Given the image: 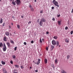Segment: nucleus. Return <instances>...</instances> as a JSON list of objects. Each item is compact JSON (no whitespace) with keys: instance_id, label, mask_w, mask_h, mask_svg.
Segmentation results:
<instances>
[{"instance_id":"nucleus-12","label":"nucleus","mask_w":73,"mask_h":73,"mask_svg":"<svg viewBox=\"0 0 73 73\" xmlns=\"http://www.w3.org/2000/svg\"><path fill=\"white\" fill-rule=\"evenodd\" d=\"M3 72L4 73H7V71H6V70L5 68L3 69Z\"/></svg>"},{"instance_id":"nucleus-26","label":"nucleus","mask_w":73,"mask_h":73,"mask_svg":"<svg viewBox=\"0 0 73 73\" xmlns=\"http://www.w3.org/2000/svg\"><path fill=\"white\" fill-rule=\"evenodd\" d=\"M53 38H54V39H57V38H58V37H57V36H55Z\"/></svg>"},{"instance_id":"nucleus-22","label":"nucleus","mask_w":73,"mask_h":73,"mask_svg":"<svg viewBox=\"0 0 73 73\" xmlns=\"http://www.w3.org/2000/svg\"><path fill=\"white\" fill-rule=\"evenodd\" d=\"M17 27L18 29H20V25H17Z\"/></svg>"},{"instance_id":"nucleus-29","label":"nucleus","mask_w":73,"mask_h":73,"mask_svg":"<svg viewBox=\"0 0 73 73\" xmlns=\"http://www.w3.org/2000/svg\"><path fill=\"white\" fill-rule=\"evenodd\" d=\"M57 59H56L55 60V64H57Z\"/></svg>"},{"instance_id":"nucleus-54","label":"nucleus","mask_w":73,"mask_h":73,"mask_svg":"<svg viewBox=\"0 0 73 73\" xmlns=\"http://www.w3.org/2000/svg\"><path fill=\"white\" fill-rule=\"evenodd\" d=\"M34 1H35V2H36V0H35Z\"/></svg>"},{"instance_id":"nucleus-61","label":"nucleus","mask_w":73,"mask_h":73,"mask_svg":"<svg viewBox=\"0 0 73 73\" xmlns=\"http://www.w3.org/2000/svg\"><path fill=\"white\" fill-rule=\"evenodd\" d=\"M11 1H12V0H10Z\"/></svg>"},{"instance_id":"nucleus-35","label":"nucleus","mask_w":73,"mask_h":73,"mask_svg":"<svg viewBox=\"0 0 73 73\" xmlns=\"http://www.w3.org/2000/svg\"><path fill=\"white\" fill-rule=\"evenodd\" d=\"M46 50H48V47H46Z\"/></svg>"},{"instance_id":"nucleus-43","label":"nucleus","mask_w":73,"mask_h":73,"mask_svg":"<svg viewBox=\"0 0 73 73\" xmlns=\"http://www.w3.org/2000/svg\"><path fill=\"white\" fill-rule=\"evenodd\" d=\"M29 7L30 8H32V6L31 5H30Z\"/></svg>"},{"instance_id":"nucleus-5","label":"nucleus","mask_w":73,"mask_h":73,"mask_svg":"<svg viewBox=\"0 0 73 73\" xmlns=\"http://www.w3.org/2000/svg\"><path fill=\"white\" fill-rule=\"evenodd\" d=\"M38 61L37 62V63H36L37 65H38L40 64V61H41V60L40 59H38Z\"/></svg>"},{"instance_id":"nucleus-24","label":"nucleus","mask_w":73,"mask_h":73,"mask_svg":"<svg viewBox=\"0 0 73 73\" xmlns=\"http://www.w3.org/2000/svg\"><path fill=\"white\" fill-rule=\"evenodd\" d=\"M12 3L13 5H16V3H15V1H13L12 2Z\"/></svg>"},{"instance_id":"nucleus-13","label":"nucleus","mask_w":73,"mask_h":73,"mask_svg":"<svg viewBox=\"0 0 73 73\" xmlns=\"http://www.w3.org/2000/svg\"><path fill=\"white\" fill-rule=\"evenodd\" d=\"M3 40L4 41H7V37L6 36H5L3 38Z\"/></svg>"},{"instance_id":"nucleus-59","label":"nucleus","mask_w":73,"mask_h":73,"mask_svg":"<svg viewBox=\"0 0 73 73\" xmlns=\"http://www.w3.org/2000/svg\"><path fill=\"white\" fill-rule=\"evenodd\" d=\"M10 35H12V34L11 33H10Z\"/></svg>"},{"instance_id":"nucleus-1","label":"nucleus","mask_w":73,"mask_h":73,"mask_svg":"<svg viewBox=\"0 0 73 73\" xmlns=\"http://www.w3.org/2000/svg\"><path fill=\"white\" fill-rule=\"evenodd\" d=\"M53 4H54L55 6H56L57 7H60V6L58 5V3L57 1H56V0H53Z\"/></svg>"},{"instance_id":"nucleus-55","label":"nucleus","mask_w":73,"mask_h":73,"mask_svg":"<svg viewBox=\"0 0 73 73\" xmlns=\"http://www.w3.org/2000/svg\"><path fill=\"white\" fill-rule=\"evenodd\" d=\"M11 24L12 25H13V23H11Z\"/></svg>"},{"instance_id":"nucleus-44","label":"nucleus","mask_w":73,"mask_h":73,"mask_svg":"<svg viewBox=\"0 0 73 73\" xmlns=\"http://www.w3.org/2000/svg\"><path fill=\"white\" fill-rule=\"evenodd\" d=\"M31 21H30L29 22L28 24H31Z\"/></svg>"},{"instance_id":"nucleus-40","label":"nucleus","mask_w":73,"mask_h":73,"mask_svg":"<svg viewBox=\"0 0 73 73\" xmlns=\"http://www.w3.org/2000/svg\"><path fill=\"white\" fill-rule=\"evenodd\" d=\"M10 63L11 64H13V61H11L10 62Z\"/></svg>"},{"instance_id":"nucleus-62","label":"nucleus","mask_w":73,"mask_h":73,"mask_svg":"<svg viewBox=\"0 0 73 73\" xmlns=\"http://www.w3.org/2000/svg\"><path fill=\"white\" fill-rule=\"evenodd\" d=\"M13 36H15V35H13Z\"/></svg>"},{"instance_id":"nucleus-34","label":"nucleus","mask_w":73,"mask_h":73,"mask_svg":"<svg viewBox=\"0 0 73 73\" xmlns=\"http://www.w3.org/2000/svg\"><path fill=\"white\" fill-rule=\"evenodd\" d=\"M34 43V41H33L32 40L31 41V44H33V43Z\"/></svg>"},{"instance_id":"nucleus-42","label":"nucleus","mask_w":73,"mask_h":73,"mask_svg":"<svg viewBox=\"0 0 73 73\" xmlns=\"http://www.w3.org/2000/svg\"><path fill=\"white\" fill-rule=\"evenodd\" d=\"M24 45H27V43H26V42H25L24 43Z\"/></svg>"},{"instance_id":"nucleus-2","label":"nucleus","mask_w":73,"mask_h":73,"mask_svg":"<svg viewBox=\"0 0 73 73\" xmlns=\"http://www.w3.org/2000/svg\"><path fill=\"white\" fill-rule=\"evenodd\" d=\"M3 44V50L4 52H5L6 50H7V47H6L5 43H4Z\"/></svg>"},{"instance_id":"nucleus-39","label":"nucleus","mask_w":73,"mask_h":73,"mask_svg":"<svg viewBox=\"0 0 73 73\" xmlns=\"http://www.w3.org/2000/svg\"><path fill=\"white\" fill-rule=\"evenodd\" d=\"M16 70H14V73H17V72H16Z\"/></svg>"},{"instance_id":"nucleus-27","label":"nucleus","mask_w":73,"mask_h":73,"mask_svg":"<svg viewBox=\"0 0 73 73\" xmlns=\"http://www.w3.org/2000/svg\"><path fill=\"white\" fill-rule=\"evenodd\" d=\"M0 23H3V19H1L0 21Z\"/></svg>"},{"instance_id":"nucleus-16","label":"nucleus","mask_w":73,"mask_h":73,"mask_svg":"<svg viewBox=\"0 0 73 73\" xmlns=\"http://www.w3.org/2000/svg\"><path fill=\"white\" fill-rule=\"evenodd\" d=\"M1 63L3 65H5V62H4L3 61H1Z\"/></svg>"},{"instance_id":"nucleus-56","label":"nucleus","mask_w":73,"mask_h":73,"mask_svg":"<svg viewBox=\"0 0 73 73\" xmlns=\"http://www.w3.org/2000/svg\"><path fill=\"white\" fill-rule=\"evenodd\" d=\"M44 38H42V40L44 41Z\"/></svg>"},{"instance_id":"nucleus-45","label":"nucleus","mask_w":73,"mask_h":73,"mask_svg":"<svg viewBox=\"0 0 73 73\" xmlns=\"http://www.w3.org/2000/svg\"><path fill=\"white\" fill-rule=\"evenodd\" d=\"M43 11H42V10L40 11V13H43Z\"/></svg>"},{"instance_id":"nucleus-31","label":"nucleus","mask_w":73,"mask_h":73,"mask_svg":"<svg viewBox=\"0 0 73 73\" xmlns=\"http://www.w3.org/2000/svg\"><path fill=\"white\" fill-rule=\"evenodd\" d=\"M68 29V27H66L65 28V29L66 30H67V29Z\"/></svg>"},{"instance_id":"nucleus-3","label":"nucleus","mask_w":73,"mask_h":73,"mask_svg":"<svg viewBox=\"0 0 73 73\" xmlns=\"http://www.w3.org/2000/svg\"><path fill=\"white\" fill-rule=\"evenodd\" d=\"M15 3H16L17 5H19L21 3V1H20V0H16L15 1Z\"/></svg>"},{"instance_id":"nucleus-21","label":"nucleus","mask_w":73,"mask_h":73,"mask_svg":"<svg viewBox=\"0 0 73 73\" xmlns=\"http://www.w3.org/2000/svg\"><path fill=\"white\" fill-rule=\"evenodd\" d=\"M61 21H58V25H61Z\"/></svg>"},{"instance_id":"nucleus-10","label":"nucleus","mask_w":73,"mask_h":73,"mask_svg":"<svg viewBox=\"0 0 73 73\" xmlns=\"http://www.w3.org/2000/svg\"><path fill=\"white\" fill-rule=\"evenodd\" d=\"M44 62H45V64H47L48 62V60L47 59L45 58L44 60Z\"/></svg>"},{"instance_id":"nucleus-15","label":"nucleus","mask_w":73,"mask_h":73,"mask_svg":"<svg viewBox=\"0 0 73 73\" xmlns=\"http://www.w3.org/2000/svg\"><path fill=\"white\" fill-rule=\"evenodd\" d=\"M56 46H58L59 45V42L58 41H57L56 42Z\"/></svg>"},{"instance_id":"nucleus-47","label":"nucleus","mask_w":73,"mask_h":73,"mask_svg":"<svg viewBox=\"0 0 73 73\" xmlns=\"http://www.w3.org/2000/svg\"><path fill=\"white\" fill-rule=\"evenodd\" d=\"M46 34H47V35H48V34H49V32H48V31L47 32H46Z\"/></svg>"},{"instance_id":"nucleus-19","label":"nucleus","mask_w":73,"mask_h":73,"mask_svg":"<svg viewBox=\"0 0 73 73\" xmlns=\"http://www.w3.org/2000/svg\"><path fill=\"white\" fill-rule=\"evenodd\" d=\"M10 42L13 44H14V42L12 40H10Z\"/></svg>"},{"instance_id":"nucleus-50","label":"nucleus","mask_w":73,"mask_h":73,"mask_svg":"<svg viewBox=\"0 0 73 73\" xmlns=\"http://www.w3.org/2000/svg\"><path fill=\"white\" fill-rule=\"evenodd\" d=\"M21 17L22 18H23V17H24V16H21Z\"/></svg>"},{"instance_id":"nucleus-11","label":"nucleus","mask_w":73,"mask_h":73,"mask_svg":"<svg viewBox=\"0 0 73 73\" xmlns=\"http://www.w3.org/2000/svg\"><path fill=\"white\" fill-rule=\"evenodd\" d=\"M3 46V43L1 42H0V48H2Z\"/></svg>"},{"instance_id":"nucleus-51","label":"nucleus","mask_w":73,"mask_h":73,"mask_svg":"<svg viewBox=\"0 0 73 73\" xmlns=\"http://www.w3.org/2000/svg\"><path fill=\"white\" fill-rule=\"evenodd\" d=\"M9 28H11V26H10V25L9 26Z\"/></svg>"},{"instance_id":"nucleus-64","label":"nucleus","mask_w":73,"mask_h":73,"mask_svg":"<svg viewBox=\"0 0 73 73\" xmlns=\"http://www.w3.org/2000/svg\"><path fill=\"white\" fill-rule=\"evenodd\" d=\"M35 64H36V63L35 62Z\"/></svg>"},{"instance_id":"nucleus-60","label":"nucleus","mask_w":73,"mask_h":73,"mask_svg":"<svg viewBox=\"0 0 73 73\" xmlns=\"http://www.w3.org/2000/svg\"><path fill=\"white\" fill-rule=\"evenodd\" d=\"M60 46H60V45H59V47H60Z\"/></svg>"},{"instance_id":"nucleus-20","label":"nucleus","mask_w":73,"mask_h":73,"mask_svg":"<svg viewBox=\"0 0 73 73\" xmlns=\"http://www.w3.org/2000/svg\"><path fill=\"white\" fill-rule=\"evenodd\" d=\"M51 48H52V49H51L52 50L53 49V48H54V46L52 45H51Z\"/></svg>"},{"instance_id":"nucleus-6","label":"nucleus","mask_w":73,"mask_h":73,"mask_svg":"<svg viewBox=\"0 0 73 73\" xmlns=\"http://www.w3.org/2000/svg\"><path fill=\"white\" fill-rule=\"evenodd\" d=\"M40 21L42 22H45V21H46V20H45V19H44V18H42V19H41Z\"/></svg>"},{"instance_id":"nucleus-14","label":"nucleus","mask_w":73,"mask_h":73,"mask_svg":"<svg viewBox=\"0 0 73 73\" xmlns=\"http://www.w3.org/2000/svg\"><path fill=\"white\" fill-rule=\"evenodd\" d=\"M65 41L66 42H69V40H68V39L67 38L65 39Z\"/></svg>"},{"instance_id":"nucleus-38","label":"nucleus","mask_w":73,"mask_h":73,"mask_svg":"<svg viewBox=\"0 0 73 73\" xmlns=\"http://www.w3.org/2000/svg\"><path fill=\"white\" fill-rule=\"evenodd\" d=\"M21 69H23V68H24V67H23V66H21Z\"/></svg>"},{"instance_id":"nucleus-30","label":"nucleus","mask_w":73,"mask_h":73,"mask_svg":"<svg viewBox=\"0 0 73 73\" xmlns=\"http://www.w3.org/2000/svg\"><path fill=\"white\" fill-rule=\"evenodd\" d=\"M16 50H17V47H15L14 48V50L15 51H16Z\"/></svg>"},{"instance_id":"nucleus-28","label":"nucleus","mask_w":73,"mask_h":73,"mask_svg":"<svg viewBox=\"0 0 73 73\" xmlns=\"http://www.w3.org/2000/svg\"><path fill=\"white\" fill-rule=\"evenodd\" d=\"M12 57L13 58H16V56L15 55H13Z\"/></svg>"},{"instance_id":"nucleus-18","label":"nucleus","mask_w":73,"mask_h":73,"mask_svg":"<svg viewBox=\"0 0 73 73\" xmlns=\"http://www.w3.org/2000/svg\"><path fill=\"white\" fill-rule=\"evenodd\" d=\"M31 11H32V12H33L35 11V10H34V8H33V7L31 8Z\"/></svg>"},{"instance_id":"nucleus-58","label":"nucleus","mask_w":73,"mask_h":73,"mask_svg":"<svg viewBox=\"0 0 73 73\" xmlns=\"http://www.w3.org/2000/svg\"><path fill=\"white\" fill-rule=\"evenodd\" d=\"M39 20H40V19H39L38 21V22H39Z\"/></svg>"},{"instance_id":"nucleus-7","label":"nucleus","mask_w":73,"mask_h":73,"mask_svg":"<svg viewBox=\"0 0 73 73\" xmlns=\"http://www.w3.org/2000/svg\"><path fill=\"white\" fill-rule=\"evenodd\" d=\"M43 24V23L41 21H40L39 22V25L40 27H41Z\"/></svg>"},{"instance_id":"nucleus-49","label":"nucleus","mask_w":73,"mask_h":73,"mask_svg":"<svg viewBox=\"0 0 73 73\" xmlns=\"http://www.w3.org/2000/svg\"><path fill=\"white\" fill-rule=\"evenodd\" d=\"M71 13H73V9H72V11H71Z\"/></svg>"},{"instance_id":"nucleus-36","label":"nucleus","mask_w":73,"mask_h":73,"mask_svg":"<svg viewBox=\"0 0 73 73\" xmlns=\"http://www.w3.org/2000/svg\"><path fill=\"white\" fill-rule=\"evenodd\" d=\"M54 7H51V9H54Z\"/></svg>"},{"instance_id":"nucleus-32","label":"nucleus","mask_w":73,"mask_h":73,"mask_svg":"<svg viewBox=\"0 0 73 73\" xmlns=\"http://www.w3.org/2000/svg\"><path fill=\"white\" fill-rule=\"evenodd\" d=\"M3 27H4V26H5V23H4L2 25Z\"/></svg>"},{"instance_id":"nucleus-63","label":"nucleus","mask_w":73,"mask_h":73,"mask_svg":"<svg viewBox=\"0 0 73 73\" xmlns=\"http://www.w3.org/2000/svg\"><path fill=\"white\" fill-rule=\"evenodd\" d=\"M0 1H1V0H0Z\"/></svg>"},{"instance_id":"nucleus-37","label":"nucleus","mask_w":73,"mask_h":73,"mask_svg":"<svg viewBox=\"0 0 73 73\" xmlns=\"http://www.w3.org/2000/svg\"><path fill=\"white\" fill-rule=\"evenodd\" d=\"M52 20L53 21H55V19H54V18H52Z\"/></svg>"},{"instance_id":"nucleus-33","label":"nucleus","mask_w":73,"mask_h":73,"mask_svg":"<svg viewBox=\"0 0 73 73\" xmlns=\"http://www.w3.org/2000/svg\"><path fill=\"white\" fill-rule=\"evenodd\" d=\"M73 33V31H71L70 32L71 35H72Z\"/></svg>"},{"instance_id":"nucleus-57","label":"nucleus","mask_w":73,"mask_h":73,"mask_svg":"<svg viewBox=\"0 0 73 73\" xmlns=\"http://www.w3.org/2000/svg\"><path fill=\"white\" fill-rule=\"evenodd\" d=\"M0 66H2V65L0 64Z\"/></svg>"},{"instance_id":"nucleus-46","label":"nucleus","mask_w":73,"mask_h":73,"mask_svg":"<svg viewBox=\"0 0 73 73\" xmlns=\"http://www.w3.org/2000/svg\"><path fill=\"white\" fill-rule=\"evenodd\" d=\"M60 16V15H57L58 17H59Z\"/></svg>"},{"instance_id":"nucleus-52","label":"nucleus","mask_w":73,"mask_h":73,"mask_svg":"<svg viewBox=\"0 0 73 73\" xmlns=\"http://www.w3.org/2000/svg\"><path fill=\"white\" fill-rule=\"evenodd\" d=\"M12 18H13V19H15V17L13 16Z\"/></svg>"},{"instance_id":"nucleus-8","label":"nucleus","mask_w":73,"mask_h":73,"mask_svg":"<svg viewBox=\"0 0 73 73\" xmlns=\"http://www.w3.org/2000/svg\"><path fill=\"white\" fill-rule=\"evenodd\" d=\"M6 44L7 45L8 48H9V47H10L11 45H10V43H9V42H7L6 43Z\"/></svg>"},{"instance_id":"nucleus-4","label":"nucleus","mask_w":73,"mask_h":73,"mask_svg":"<svg viewBox=\"0 0 73 73\" xmlns=\"http://www.w3.org/2000/svg\"><path fill=\"white\" fill-rule=\"evenodd\" d=\"M52 44L54 45H56V42L54 40H53L52 41Z\"/></svg>"},{"instance_id":"nucleus-25","label":"nucleus","mask_w":73,"mask_h":73,"mask_svg":"<svg viewBox=\"0 0 73 73\" xmlns=\"http://www.w3.org/2000/svg\"><path fill=\"white\" fill-rule=\"evenodd\" d=\"M70 57V55H68L67 56V60H68V59Z\"/></svg>"},{"instance_id":"nucleus-48","label":"nucleus","mask_w":73,"mask_h":73,"mask_svg":"<svg viewBox=\"0 0 73 73\" xmlns=\"http://www.w3.org/2000/svg\"><path fill=\"white\" fill-rule=\"evenodd\" d=\"M35 72H38V70H36L35 71Z\"/></svg>"},{"instance_id":"nucleus-23","label":"nucleus","mask_w":73,"mask_h":73,"mask_svg":"<svg viewBox=\"0 0 73 73\" xmlns=\"http://www.w3.org/2000/svg\"><path fill=\"white\" fill-rule=\"evenodd\" d=\"M15 66L17 68H19V65H15Z\"/></svg>"},{"instance_id":"nucleus-41","label":"nucleus","mask_w":73,"mask_h":73,"mask_svg":"<svg viewBox=\"0 0 73 73\" xmlns=\"http://www.w3.org/2000/svg\"><path fill=\"white\" fill-rule=\"evenodd\" d=\"M40 42H42V40H41V39H40Z\"/></svg>"},{"instance_id":"nucleus-53","label":"nucleus","mask_w":73,"mask_h":73,"mask_svg":"<svg viewBox=\"0 0 73 73\" xmlns=\"http://www.w3.org/2000/svg\"><path fill=\"white\" fill-rule=\"evenodd\" d=\"M30 69H32V67H30Z\"/></svg>"},{"instance_id":"nucleus-17","label":"nucleus","mask_w":73,"mask_h":73,"mask_svg":"<svg viewBox=\"0 0 73 73\" xmlns=\"http://www.w3.org/2000/svg\"><path fill=\"white\" fill-rule=\"evenodd\" d=\"M61 73H66V72L65 71L62 70V71H61Z\"/></svg>"},{"instance_id":"nucleus-9","label":"nucleus","mask_w":73,"mask_h":73,"mask_svg":"<svg viewBox=\"0 0 73 73\" xmlns=\"http://www.w3.org/2000/svg\"><path fill=\"white\" fill-rule=\"evenodd\" d=\"M5 35L6 36H9V32L8 31H6L5 33Z\"/></svg>"}]
</instances>
